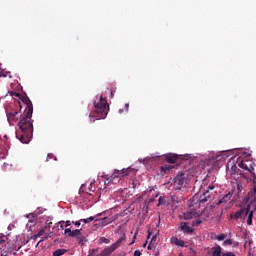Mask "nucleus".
<instances>
[{"label": "nucleus", "instance_id": "1", "mask_svg": "<svg viewBox=\"0 0 256 256\" xmlns=\"http://www.w3.org/2000/svg\"><path fill=\"white\" fill-rule=\"evenodd\" d=\"M33 115L28 116L24 114V117L18 122V127L21 130V134L16 132V137L21 143L27 144L33 139Z\"/></svg>", "mask_w": 256, "mask_h": 256}, {"label": "nucleus", "instance_id": "2", "mask_svg": "<svg viewBox=\"0 0 256 256\" xmlns=\"http://www.w3.org/2000/svg\"><path fill=\"white\" fill-rule=\"evenodd\" d=\"M109 113V104L107 100L100 96L98 101H94V110L90 113L89 117H93L97 121L105 119Z\"/></svg>", "mask_w": 256, "mask_h": 256}, {"label": "nucleus", "instance_id": "3", "mask_svg": "<svg viewBox=\"0 0 256 256\" xmlns=\"http://www.w3.org/2000/svg\"><path fill=\"white\" fill-rule=\"evenodd\" d=\"M133 171H135V169H133L131 167L123 168L121 170L115 169L113 174L111 176H109L108 178H106L105 185H107V183H117L115 181L116 179H123V177H127L128 175H131V173H133Z\"/></svg>", "mask_w": 256, "mask_h": 256}, {"label": "nucleus", "instance_id": "4", "mask_svg": "<svg viewBox=\"0 0 256 256\" xmlns=\"http://www.w3.org/2000/svg\"><path fill=\"white\" fill-rule=\"evenodd\" d=\"M251 213V205H248L246 208H241L234 214H231V219H247V215Z\"/></svg>", "mask_w": 256, "mask_h": 256}, {"label": "nucleus", "instance_id": "5", "mask_svg": "<svg viewBox=\"0 0 256 256\" xmlns=\"http://www.w3.org/2000/svg\"><path fill=\"white\" fill-rule=\"evenodd\" d=\"M6 115L9 123H17L21 119V112L15 109L7 110Z\"/></svg>", "mask_w": 256, "mask_h": 256}, {"label": "nucleus", "instance_id": "6", "mask_svg": "<svg viewBox=\"0 0 256 256\" xmlns=\"http://www.w3.org/2000/svg\"><path fill=\"white\" fill-rule=\"evenodd\" d=\"M237 165L240 167V169H245V171H249V173H252V171H255V163L249 162V161H243L242 159L237 160Z\"/></svg>", "mask_w": 256, "mask_h": 256}, {"label": "nucleus", "instance_id": "7", "mask_svg": "<svg viewBox=\"0 0 256 256\" xmlns=\"http://www.w3.org/2000/svg\"><path fill=\"white\" fill-rule=\"evenodd\" d=\"M21 101L26 105L24 114H28V117H31V115H33V102H31V99L27 96H23Z\"/></svg>", "mask_w": 256, "mask_h": 256}, {"label": "nucleus", "instance_id": "8", "mask_svg": "<svg viewBox=\"0 0 256 256\" xmlns=\"http://www.w3.org/2000/svg\"><path fill=\"white\" fill-rule=\"evenodd\" d=\"M174 187L176 190L181 191V188L183 187V185H185V176L183 174H179L177 175L174 180Z\"/></svg>", "mask_w": 256, "mask_h": 256}, {"label": "nucleus", "instance_id": "9", "mask_svg": "<svg viewBox=\"0 0 256 256\" xmlns=\"http://www.w3.org/2000/svg\"><path fill=\"white\" fill-rule=\"evenodd\" d=\"M211 199V194L209 193V190H206L198 199V203L200 205H203V203H207Z\"/></svg>", "mask_w": 256, "mask_h": 256}, {"label": "nucleus", "instance_id": "10", "mask_svg": "<svg viewBox=\"0 0 256 256\" xmlns=\"http://www.w3.org/2000/svg\"><path fill=\"white\" fill-rule=\"evenodd\" d=\"M195 217H199V213H197L195 210H190L184 213V219L186 221H189V219H193Z\"/></svg>", "mask_w": 256, "mask_h": 256}, {"label": "nucleus", "instance_id": "11", "mask_svg": "<svg viewBox=\"0 0 256 256\" xmlns=\"http://www.w3.org/2000/svg\"><path fill=\"white\" fill-rule=\"evenodd\" d=\"M165 159H166L167 163H177V161L179 160V155H177V154H166Z\"/></svg>", "mask_w": 256, "mask_h": 256}, {"label": "nucleus", "instance_id": "12", "mask_svg": "<svg viewBox=\"0 0 256 256\" xmlns=\"http://www.w3.org/2000/svg\"><path fill=\"white\" fill-rule=\"evenodd\" d=\"M172 169H175V166L171 164H165L161 166L160 167L161 175H167V173H169V171H171Z\"/></svg>", "mask_w": 256, "mask_h": 256}, {"label": "nucleus", "instance_id": "13", "mask_svg": "<svg viewBox=\"0 0 256 256\" xmlns=\"http://www.w3.org/2000/svg\"><path fill=\"white\" fill-rule=\"evenodd\" d=\"M231 197H233V192H228L217 202V205H223V203H227L231 200Z\"/></svg>", "mask_w": 256, "mask_h": 256}, {"label": "nucleus", "instance_id": "14", "mask_svg": "<svg viewBox=\"0 0 256 256\" xmlns=\"http://www.w3.org/2000/svg\"><path fill=\"white\" fill-rule=\"evenodd\" d=\"M180 229L183 231V233H193V228H191L187 222H182L180 224Z\"/></svg>", "mask_w": 256, "mask_h": 256}, {"label": "nucleus", "instance_id": "15", "mask_svg": "<svg viewBox=\"0 0 256 256\" xmlns=\"http://www.w3.org/2000/svg\"><path fill=\"white\" fill-rule=\"evenodd\" d=\"M116 250H117V248H116L115 246L111 245L110 247H106V248L102 251L101 255H102V256H108V255H111V253H113V252L116 251Z\"/></svg>", "mask_w": 256, "mask_h": 256}, {"label": "nucleus", "instance_id": "16", "mask_svg": "<svg viewBox=\"0 0 256 256\" xmlns=\"http://www.w3.org/2000/svg\"><path fill=\"white\" fill-rule=\"evenodd\" d=\"M171 242L174 243V245H177V247H185V241L181 239L173 238Z\"/></svg>", "mask_w": 256, "mask_h": 256}, {"label": "nucleus", "instance_id": "17", "mask_svg": "<svg viewBox=\"0 0 256 256\" xmlns=\"http://www.w3.org/2000/svg\"><path fill=\"white\" fill-rule=\"evenodd\" d=\"M126 236L123 234L114 244H112L116 249H119L121 247V243L125 241Z\"/></svg>", "mask_w": 256, "mask_h": 256}, {"label": "nucleus", "instance_id": "18", "mask_svg": "<svg viewBox=\"0 0 256 256\" xmlns=\"http://www.w3.org/2000/svg\"><path fill=\"white\" fill-rule=\"evenodd\" d=\"M80 221L82 223H91V221H99V219H97V216H90L89 218H86V219H80Z\"/></svg>", "mask_w": 256, "mask_h": 256}, {"label": "nucleus", "instance_id": "19", "mask_svg": "<svg viewBox=\"0 0 256 256\" xmlns=\"http://www.w3.org/2000/svg\"><path fill=\"white\" fill-rule=\"evenodd\" d=\"M77 241L79 243V245H81V247H83V245H85V243H87V238H85V236L81 235L77 237Z\"/></svg>", "mask_w": 256, "mask_h": 256}, {"label": "nucleus", "instance_id": "20", "mask_svg": "<svg viewBox=\"0 0 256 256\" xmlns=\"http://www.w3.org/2000/svg\"><path fill=\"white\" fill-rule=\"evenodd\" d=\"M212 251V256H221V246L213 247Z\"/></svg>", "mask_w": 256, "mask_h": 256}, {"label": "nucleus", "instance_id": "21", "mask_svg": "<svg viewBox=\"0 0 256 256\" xmlns=\"http://www.w3.org/2000/svg\"><path fill=\"white\" fill-rule=\"evenodd\" d=\"M81 230L82 229H76V230H73L72 232H70V234H68L69 237H78L81 235Z\"/></svg>", "mask_w": 256, "mask_h": 256}, {"label": "nucleus", "instance_id": "22", "mask_svg": "<svg viewBox=\"0 0 256 256\" xmlns=\"http://www.w3.org/2000/svg\"><path fill=\"white\" fill-rule=\"evenodd\" d=\"M67 253L66 249H57L54 251L53 255L54 256H61V255H65Z\"/></svg>", "mask_w": 256, "mask_h": 256}, {"label": "nucleus", "instance_id": "23", "mask_svg": "<svg viewBox=\"0 0 256 256\" xmlns=\"http://www.w3.org/2000/svg\"><path fill=\"white\" fill-rule=\"evenodd\" d=\"M247 225H253V211L248 213Z\"/></svg>", "mask_w": 256, "mask_h": 256}, {"label": "nucleus", "instance_id": "24", "mask_svg": "<svg viewBox=\"0 0 256 256\" xmlns=\"http://www.w3.org/2000/svg\"><path fill=\"white\" fill-rule=\"evenodd\" d=\"M227 238V234H219L217 236H215V239H217V241H224V239Z\"/></svg>", "mask_w": 256, "mask_h": 256}, {"label": "nucleus", "instance_id": "25", "mask_svg": "<svg viewBox=\"0 0 256 256\" xmlns=\"http://www.w3.org/2000/svg\"><path fill=\"white\" fill-rule=\"evenodd\" d=\"M202 223L203 221L201 219L194 220L192 221V227H199Z\"/></svg>", "mask_w": 256, "mask_h": 256}, {"label": "nucleus", "instance_id": "26", "mask_svg": "<svg viewBox=\"0 0 256 256\" xmlns=\"http://www.w3.org/2000/svg\"><path fill=\"white\" fill-rule=\"evenodd\" d=\"M7 239H9L7 237V235L0 233V245H2V243H5V241H7Z\"/></svg>", "mask_w": 256, "mask_h": 256}, {"label": "nucleus", "instance_id": "27", "mask_svg": "<svg viewBox=\"0 0 256 256\" xmlns=\"http://www.w3.org/2000/svg\"><path fill=\"white\" fill-rule=\"evenodd\" d=\"M99 243H105L106 245H109V243H111V241L105 237H101L99 239Z\"/></svg>", "mask_w": 256, "mask_h": 256}, {"label": "nucleus", "instance_id": "28", "mask_svg": "<svg viewBox=\"0 0 256 256\" xmlns=\"http://www.w3.org/2000/svg\"><path fill=\"white\" fill-rule=\"evenodd\" d=\"M45 234V228H42L38 233H37V237H41L42 235Z\"/></svg>", "mask_w": 256, "mask_h": 256}, {"label": "nucleus", "instance_id": "29", "mask_svg": "<svg viewBox=\"0 0 256 256\" xmlns=\"http://www.w3.org/2000/svg\"><path fill=\"white\" fill-rule=\"evenodd\" d=\"M222 256H236V255L233 252H226V253H223Z\"/></svg>", "mask_w": 256, "mask_h": 256}, {"label": "nucleus", "instance_id": "30", "mask_svg": "<svg viewBox=\"0 0 256 256\" xmlns=\"http://www.w3.org/2000/svg\"><path fill=\"white\" fill-rule=\"evenodd\" d=\"M71 228H66L65 230H64V233H65V235H71Z\"/></svg>", "mask_w": 256, "mask_h": 256}, {"label": "nucleus", "instance_id": "31", "mask_svg": "<svg viewBox=\"0 0 256 256\" xmlns=\"http://www.w3.org/2000/svg\"><path fill=\"white\" fill-rule=\"evenodd\" d=\"M224 243H226V245H233V240L227 239L224 241Z\"/></svg>", "mask_w": 256, "mask_h": 256}, {"label": "nucleus", "instance_id": "32", "mask_svg": "<svg viewBox=\"0 0 256 256\" xmlns=\"http://www.w3.org/2000/svg\"><path fill=\"white\" fill-rule=\"evenodd\" d=\"M73 225H75L76 227H80L81 226V221H72Z\"/></svg>", "mask_w": 256, "mask_h": 256}, {"label": "nucleus", "instance_id": "33", "mask_svg": "<svg viewBox=\"0 0 256 256\" xmlns=\"http://www.w3.org/2000/svg\"><path fill=\"white\" fill-rule=\"evenodd\" d=\"M250 173H251V175L253 177V183L256 184V175H255V173L253 172V170Z\"/></svg>", "mask_w": 256, "mask_h": 256}, {"label": "nucleus", "instance_id": "34", "mask_svg": "<svg viewBox=\"0 0 256 256\" xmlns=\"http://www.w3.org/2000/svg\"><path fill=\"white\" fill-rule=\"evenodd\" d=\"M195 201H197V196H194V197L192 198L191 207H193V205H195Z\"/></svg>", "mask_w": 256, "mask_h": 256}, {"label": "nucleus", "instance_id": "35", "mask_svg": "<svg viewBox=\"0 0 256 256\" xmlns=\"http://www.w3.org/2000/svg\"><path fill=\"white\" fill-rule=\"evenodd\" d=\"M50 237H53V232H50L49 234H47L43 240L49 239Z\"/></svg>", "mask_w": 256, "mask_h": 256}, {"label": "nucleus", "instance_id": "36", "mask_svg": "<svg viewBox=\"0 0 256 256\" xmlns=\"http://www.w3.org/2000/svg\"><path fill=\"white\" fill-rule=\"evenodd\" d=\"M213 189H215V186L213 185H210L207 187V191H213Z\"/></svg>", "mask_w": 256, "mask_h": 256}, {"label": "nucleus", "instance_id": "37", "mask_svg": "<svg viewBox=\"0 0 256 256\" xmlns=\"http://www.w3.org/2000/svg\"><path fill=\"white\" fill-rule=\"evenodd\" d=\"M251 194L256 195V186H254V188L252 189V191L249 192V195H251Z\"/></svg>", "mask_w": 256, "mask_h": 256}, {"label": "nucleus", "instance_id": "38", "mask_svg": "<svg viewBox=\"0 0 256 256\" xmlns=\"http://www.w3.org/2000/svg\"><path fill=\"white\" fill-rule=\"evenodd\" d=\"M124 111L127 113L129 111V103L125 104Z\"/></svg>", "mask_w": 256, "mask_h": 256}, {"label": "nucleus", "instance_id": "39", "mask_svg": "<svg viewBox=\"0 0 256 256\" xmlns=\"http://www.w3.org/2000/svg\"><path fill=\"white\" fill-rule=\"evenodd\" d=\"M134 256H141V251L136 250V251L134 252Z\"/></svg>", "mask_w": 256, "mask_h": 256}, {"label": "nucleus", "instance_id": "40", "mask_svg": "<svg viewBox=\"0 0 256 256\" xmlns=\"http://www.w3.org/2000/svg\"><path fill=\"white\" fill-rule=\"evenodd\" d=\"M39 236H37V234H34L33 236H31V239H33V241H37V238H38Z\"/></svg>", "mask_w": 256, "mask_h": 256}, {"label": "nucleus", "instance_id": "41", "mask_svg": "<svg viewBox=\"0 0 256 256\" xmlns=\"http://www.w3.org/2000/svg\"><path fill=\"white\" fill-rule=\"evenodd\" d=\"M135 239H137V234L134 235L132 242L129 245H133V243H135Z\"/></svg>", "mask_w": 256, "mask_h": 256}, {"label": "nucleus", "instance_id": "42", "mask_svg": "<svg viewBox=\"0 0 256 256\" xmlns=\"http://www.w3.org/2000/svg\"><path fill=\"white\" fill-rule=\"evenodd\" d=\"M98 251H99V249H98V248L92 249V250H91V254H90V255H93V253H97Z\"/></svg>", "mask_w": 256, "mask_h": 256}, {"label": "nucleus", "instance_id": "43", "mask_svg": "<svg viewBox=\"0 0 256 256\" xmlns=\"http://www.w3.org/2000/svg\"><path fill=\"white\" fill-rule=\"evenodd\" d=\"M158 205H163V198L162 197L159 198Z\"/></svg>", "mask_w": 256, "mask_h": 256}, {"label": "nucleus", "instance_id": "44", "mask_svg": "<svg viewBox=\"0 0 256 256\" xmlns=\"http://www.w3.org/2000/svg\"><path fill=\"white\" fill-rule=\"evenodd\" d=\"M11 95H14L15 97H19V93L17 92H11Z\"/></svg>", "mask_w": 256, "mask_h": 256}, {"label": "nucleus", "instance_id": "45", "mask_svg": "<svg viewBox=\"0 0 256 256\" xmlns=\"http://www.w3.org/2000/svg\"><path fill=\"white\" fill-rule=\"evenodd\" d=\"M65 223H66V227H69L72 222L68 220V221H66Z\"/></svg>", "mask_w": 256, "mask_h": 256}, {"label": "nucleus", "instance_id": "46", "mask_svg": "<svg viewBox=\"0 0 256 256\" xmlns=\"http://www.w3.org/2000/svg\"><path fill=\"white\" fill-rule=\"evenodd\" d=\"M155 239H157L156 235L152 237L151 241H155Z\"/></svg>", "mask_w": 256, "mask_h": 256}, {"label": "nucleus", "instance_id": "47", "mask_svg": "<svg viewBox=\"0 0 256 256\" xmlns=\"http://www.w3.org/2000/svg\"><path fill=\"white\" fill-rule=\"evenodd\" d=\"M1 256H7V252L2 253Z\"/></svg>", "mask_w": 256, "mask_h": 256}, {"label": "nucleus", "instance_id": "48", "mask_svg": "<svg viewBox=\"0 0 256 256\" xmlns=\"http://www.w3.org/2000/svg\"><path fill=\"white\" fill-rule=\"evenodd\" d=\"M132 185H133V189H135V187H136V184H135V182H133V183H132Z\"/></svg>", "mask_w": 256, "mask_h": 256}, {"label": "nucleus", "instance_id": "49", "mask_svg": "<svg viewBox=\"0 0 256 256\" xmlns=\"http://www.w3.org/2000/svg\"><path fill=\"white\" fill-rule=\"evenodd\" d=\"M41 241H43V240H40V241L36 244V247H39V243H41Z\"/></svg>", "mask_w": 256, "mask_h": 256}, {"label": "nucleus", "instance_id": "50", "mask_svg": "<svg viewBox=\"0 0 256 256\" xmlns=\"http://www.w3.org/2000/svg\"><path fill=\"white\" fill-rule=\"evenodd\" d=\"M123 111H124L123 109H119V113H120V114L123 113Z\"/></svg>", "mask_w": 256, "mask_h": 256}, {"label": "nucleus", "instance_id": "51", "mask_svg": "<svg viewBox=\"0 0 256 256\" xmlns=\"http://www.w3.org/2000/svg\"><path fill=\"white\" fill-rule=\"evenodd\" d=\"M238 191H241V186L240 185H238Z\"/></svg>", "mask_w": 256, "mask_h": 256}, {"label": "nucleus", "instance_id": "52", "mask_svg": "<svg viewBox=\"0 0 256 256\" xmlns=\"http://www.w3.org/2000/svg\"><path fill=\"white\" fill-rule=\"evenodd\" d=\"M110 95H111V97H113V91H110Z\"/></svg>", "mask_w": 256, "mask_h": 256}, {"label": "nucleus", "instance_id": "53", "mask_svg": "<svg viewBox=\"0 0 256 256\" xmlns=\"http://www.w3.org/2000/svg\"><path fill=\"white\" fill-rule=\"evenodd\" d=\"M150 237H151V232L148 233V238H150Z\"/></svg>", "mask_w": 256, "mask_h": 256}, {"label": "nucleus", "instance_id": "54", "mask_svg": "<svg viewBox=\"0 0 256 256\" xmlns=\"http://www.w3.org/2000/svg\"><path fill=\"white\" fill-rule=\"evenodd\" d=\"M103 221H107V217L103 218Z\"/></svg>", "mask_w": 256, "mask_h": 256}, {"label": "nucleus", "instance_id": "55", "mask_svg": "<svg viewBox=\"0 0 256 256\" xmlns=\"http://www.w3.org/2000/svg\"><path fill=\"white\" fill-rule=\"evenodd\" d=\"M143 247H147V243H145V244L143 245Z\"/></svg>", "mask_w": 256, "mask_h": 256}, {"label": "nucleus", "instance_id": "56", "mask_svg": "<svg viewBox=\"0 0 256 256\" xmlns=\"http://www.w3.org/2000/svg\"><path fill=\"white\" fill-rule=\"evenodd\" d=\"M150 249H151V245L148 246V250H150Z\"/></svg>", "mask_w": 256, "mask_h": 256}, {"label": "nucleus", "instance_id": "57", "mask_svg": "<svg viewBox=\"0 0 256 256\" xmlns=\"http://www.w3.org/2000/svg\"><path fill=\"white\" fill-rule=\"evenodd\" d=\"M97 217H101V214H97Z\"/></svg>", "mask_w": 256, "mask_h": 256}, {"label": "nucleus", "instance_id": "58", "mask_svg": "<svg viewBox=\"0 0 256 256\" xmlns=\"http://www.w3.org/2000/svg\"><path fill=\"white\" fill-rule=\"evenodd\" d=\"M60 229H63V225L60 226Z\"/></svg>", "mask_w": 256, "mask_h": 256}]
</instances>
